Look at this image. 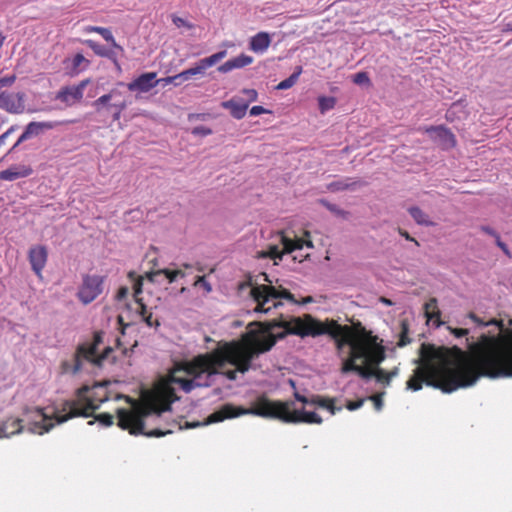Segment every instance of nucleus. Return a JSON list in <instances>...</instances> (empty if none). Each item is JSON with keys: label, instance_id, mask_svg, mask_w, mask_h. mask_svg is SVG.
<instances>
[{"label": "nucleus", "instance_id": "37998d69", "mask_svg": "<svg viewBox=\"0 0 512 512\" xmlns=\"http://www.w3.org/2000/svg\"><path fill=\"white\" fill-rule=\"evenodd\" d=\"M95 419L98 422H100L103 426H106V427L111 426L113 424V422H114L113 415H111L109 413L98 414L97 416H95Z\"/></svg>", "mask_w": 512, "mask_h": 512}, {"label": "nucleus", "instance_id": "774afa93", "mask_svg": "<svg viewBox=\"0 0 512 512\" xmlns=\"http://www.w3.org/2000/svg\"><path fill=\"white\" fill-rule=\"evenodd\" d=\"M399 369L397 367L393 368L391 371L387 372L391 379L398 375Z\"/></svg>", "mask_w": 512, "mask_h": 512}, {"label": "nucleus", "instance_id": "5701e85b", "mask_svg": "<svg viewBox=\"0 0 512 512\" xmlns=\"http://www.w3.org/2000/svg\"><path fill=\"white\" fill-rule=\"evenodd\" d=\"M25 429L20 418H7L0 423V438H8L21 433Z\"/></svg>", "mask_w": 512, "mask_h": 512}, {"label": "nucleus", "instance_id": "ea45409f", "mask_svg": "<svg viewBox=\"0 0 512 512\" xmlns=\"http://www.w3.org/2000/svg\"><path fill=\"white\" fill-rule=\"evenodd\" d=\"M320 203L323 206H325L329 211L336 214L337 216L346 217V215L348 214V212L338 208L337 205L332 204V203L328 202L327 200L322 199V200H320Z\"/></svg>", "mask_w": 512, "mask_h": 512}, {"label": "nucleus", "instance_id": "cd10ccee", "mask_svg": "<svg viewBox=\"0 0 512 512\" xmlns=\"http://www.w3.org/2000/svg\"><path fill=\"white\" fill-rule=\"evenodd\" d=\"M248 103L236 99L222 102V107L228 109L235 119H242L248 109Z\"/></svg>", "mask_w": 512, "mask_h": 512}, {"label": "nucleus", "instance_id": "aec40b11", "mask_svg": "<svg viewBox=\"0 0 512 512\" xmlns=\"http://www.w3.org/2000/svg\"><path fill=\"white\" fill-rule=\"evenodd\" d=\"M156 76L155 72L143 73L128 83L127 87L130 91L148 92L158 85L159 81H157Z\"/></svg>", "mask_w": 512, "mask_h": 512}, {"label": "nucleus", "instance_id": "6e6d98bb", "mask_svg": "<svg viewBox=\"0 0 512 512\" xmlns=\"http://www.w3.org/2000/svg\"><path fill=\"white\" fill-rule=\"evenodd\" d=\"M364 403V399H360L357 401H349L346 405L347 409L350 411H354L358 408H360Z\"/></svg>", "mask_w": 512, "mask_h": 512}, {"label": "nucleus", "instance_id": "f257e3e1", "mask_svg": "<svg viewBox=\"0 0 512 512\" xmlns=\"http://www.w3.org/2000/svg\"><path fill=\"white\" fill-rule=\"evenodd\" d=\"M468 317L479 326L495 325L500 333L498 335L482 334L477 342L469 344L470 354L457 346L452 348L435 347L423 343L420 348L418 367L406 382V388L419 391L423 384L440 389L444 393H451L459 388L472 386L481 376L489 378H509L510 376H491L486 373L487 361L493 358L496 352L490 348V339H500L507 335L511 328H504L502 321L491 319L483 321L475 313L470 312Z\"/></svg>", "mask_w": 512, "mask_h": 512}, {"label": "nucleus", "instance_id": "c756f323", "mask_svg": "<svg viewBox=\"0 0 512 512\" xmlns=\"http://www.w3.org/2000/svg\"><path fill=\"white\" fill-rule=\"evenodd\" d=\"M161 275H164L169 283H173L178 277H184L185 273L182 270L160 269L147 273L146 278L150 282H157V278Z\"/></svg>", "mask_w": 512, "mask_h": 512}, {"label": "nucleus", "instance_id": "9d476101", "mask_svg": "<svg viewBox=\"0 0 512 512\" xmlns=\"http://www.w3.org/2000/svg\"><path fill=\"white\" fill-rule=\"evenodd\" d=\"M383 361H374L369 356H357L355 352H348L342 361L341 372L346 374L356 372L360 377L369 379L376 376V370Z\"/></svg>", "mask_w": 512, "mask_h": 512}, {"label": "nucleus", "instance_id": "69168bd1", "mask_svg": "<svg viewBox=\"0 0 512 512\" xmlns=\"http://www.w3.org/2000/svg\"><path fill=\"white\" fill-rule=\"evenodd\" d=\"M329 412L334 415L337 410H340V408H336L334 405V400L330 398V404H328V407H326Z\"/></svg>", "mask_w": 512, "mask_h": 512}, {"label": "nucleus", "instance_id": "f03ea898", "mask_svg": "<svg viewBox=\"0 0 512 512\" xmlns=\"http://www.w3.org/2000/svg\"><path fill=\"white\" fill-rule=\"evenodd\" d=\"M242 334L240 340L219 342L211 352L200 354L190 361L183 362L179 369L191 376L190 379L172 376V382L189 393L197 387H209L211 378L219 374V368L226 363L236 364L240 373L244 374L251 368L252 360L259 354L272 349L276 337L265 333L261 322L255 324Z\"/></svg>", "mask_w": 512, "mask_h": 512}, {"label": "nucleus", "instance_id": "ddd939ff", "mask_svg": "<svg viewBox=\"0 0 512 512\" xmlns=\"http://www.w3.org/2000/svg\"><path fill=\"white\" fill-rule=\"evenodd\" d=\"M105 277L99 275H85L77 296L83 304L94 301L103 291Z\"/></svg>", "mask_w": 512, "mask_h": 512}, {"label": "nucleus", "instance_id": "a18cd8bd", "mask_svg": "<svg viewBox=\"0 0 512 512\" xmlns=\"http://www.w3.org/2000/svg\"><path fill=\"white\" fill-rule=\"evenodd\" d=\"M172 22L178 28H181V27H185L187 29L193 28V24H191V23L187 22L185 19L175 16V15L172 17Z\"/></svg>", "mask_w": 512, "mask_h": 512}, {"label": "nucleus", "instance_id": "f8f14e48", "mask_svg": "<svg viewBox=\"0 0 512 512\" xmlns=\"http://www.w3.org/2000/svg\"><path fill=\"white\" fill-rule=\"evenodd\" d=\"M110 101L113 103L107 106L108 109H113V120L119 121L121 118L122 112L127 108L128 102L126 101L123 93L117 89H112L109 93L100 96L93 102V107L97 112H100L104 106H106Z\"/></svg>", "mask_w": 512, "mask_h": 512}, {"label": "nucleus", "instance_id": "2f4dec72", "mask_svg": "<svg viewBox=\"0 0 512 512\" xmlns=\"http://www.w3.org/2000/svg\"><path fill=\"white\" fill-rule=\"evenodd\" d=\"M361 182L353 181L350 178H345L338 181H333L327 185V190L330 192H338L344 190L355 189L357 186H360Z\"/></svg>", "mask_w": 512, "mask_h": 512}, {"label": "nucleus", "instance_id": "7c9ffc66", "mask_svg": "<svg viewBox=\"0 0 512 512\" xmlns=\"http://www.w3.org/2000/svg\"><path fill=\"white\" fill-rule=\"evenodd\" d=\"M128 278L133 281V291H134V299L139 307L142 309V313H144L146 309V305L142 302V299L139 295L142 293L143 280L142 276H138L136 272L130 271L128 273Z\"/></svg>", "mask_w": 512, "mask_h": 512}, {"label": "nucleus", "instance_id": "0e129e2a", "mask_svg": "<svg viewBox=\"0 0 512 512\" xmlns=\"http://www.w3.org/2000/svg\"><path fill=\"white\" fill-rule=\"evenodd\" d=\"M400 235L409 241H413L417 246H419V242L415 238L411 237L407 231L400 230Z\"/></svg>", "mask_w": 512, "mask_h": 512}, {"label": "nucleus", "instance_id": "4be33fe9", "mask_svg": "<svg viewBox=\"0 0 512 512\" xmlns=\"http://www.w3.org/2000/svg\"><path fill=\"white\" fill-rule=\"evenodd\" d=\"M89 65L90 61L81 53H77L73 57L63 60L64 70L66 74L70 76L78 75L80 72L86 70Z\"/></svg>", "mask_w": 512, "mask_h": 512}, {"label": "nucleus", "instance_id": "4468645a", "mask_svg": "<svg viewBox=\"0 0 512 512\" xmlns=\"http://www.w3.org/2000/svg\"><path fill=\"white\" fill-rule=\"evenodd\" d=\"M226 50L219 51L217 53L212 54L209 57L200 59L195 66L183 70L182 72L177 74V77H182V81H188L192 79L196 75H205V72L208 68L212 67L224 57H226Z\"/></svg>", "mask_w": 512, "mask_h": 512}, {"label": "nucleus", "instance_id": "39448f33", "mask_svg": "<svg viewBox=\"0 0 512 512\" xmlns=\"http://www.w3.org/2000/svg\"><path fill=\"white\" fill-rule=\"evenodd\" d=\"M292 405L293 402L273 401L265 394H262L252 402L250 408L235 406L230 403L224 404L217 411L209 415L208 422L216 423L225 419L251 414L262 418L278 419L285 423L288 410Z\"/></svg>", "mask_w": 512, "mask_h": 512}, {"label": "nucleus", "instance_id": "58836bf2", "mask_svg": "<svg viewBox=\"0 0 512 512\" xmlns=\"http://www.w3.org/2000/svg\"><path fill=\"white\" fill-rule=\"evenodd\" d=\"M375 379L377 380V382H379L385 386L390 385V383L392 381V379L388 375L387 371H385L384 369H382L380 367H378V369L376 370Z\"/></svg>", "mask_w": 512, "mask_h": 512}, {"label": "nucleus", "instance_id": "c9c22d12", "mask_svg": "<svg viewBox=\"0 0 512 512\" xmlns=\"http://www.w3.org/2000/svg\"><path fill=\"white\" fill-rule=\"evenodd\" d=\"M286 252L280 251L276 245H270L267 250L259 252V258H270L274 261L282 260L283 255ZM277 264V262H275Z\"/></svg>", "mask_w": 512, "mask_h": 512}, {"label": "nucleus", "instance_id": "e433bc0d", "mask_svg": "<svg viewBox=\"0 0 512 512\" xmlns=\"http://www.w3.org/2000/svg\"><path fill=\"white\" fill-rule=\"evenodd\" d=\"M400 326H401V331H400V336H399V341L397 343V346L404 347L411 342V339L408 336L409 324H408L407 320H403V321H401Z\"/></svg>", "mask_w": 512, "mask_h": 512}, {"label": "nucleus", "instance_id": "f704fd0d", "mask_svg": "<svg viewBox=\"0 0 512 512\" xmlns=\"http://www.w3.org/2000/svg\"><path fill=\"white\" fill-rule=\"evenodd\" d=\"M301 73H302V67L298 66L294 73H292L287 79L281 81L276 86V89H278V90H286V89H289V88L293 87L296 84V82L298 81V78L301 75Z\"/></svg>", "mask_w": 512, "mask_h": 512}, {"label": "nucleus", "instance_id": "a19ab883", "mask_svg": "<svg viewBox=\"0 0 512 512\" xmlns=\"http://www.w3.org/2000/svg\"><path fill=\"white\" fill-rule=\"evenodd\" d=\"M310 404L326 408L328 407V404H330V398L314 395L310 398Z\"/></svg>", "mask_w": 512, "mask_h": 512}, {"label": "nucleus", "instance_id": "bf43d9fd", "mask_svg": "<svg viewBox=\"0 0 512 512\" xmlns=\"http://www.w3.org/2000/svg\"><path fill=\"white\" fill-rule=\"evenodd\" d=\"M268 110H266L264 107L262 106H253L251 109H250V114L253 115V116H258V115H261L263 113H267Z\"/></svg>", "mask_w": 512, "mask_h": 512}, {"label": "nucleus", "instance_id": "2eb2a0df", "mask_svg": "<svg viewBox=\"0 0 512 512\" xmlns=\"http://www.w3.org/2000/svg\"><path fill=\"white\" fill-rule=\"evenodd\" d=\"M25 97L23 92H1L0 109L11 114H21L25 111Z\"/></svg>", "mask_w": 512, "mask_h": 512}, {"label": "nucleus", "instance_id": "412c9836", "mask_svg": "<svg viewBox=\"0 0 512 512\" xmlns=\"http://www.w3.org/2000/svg\"><path fill=\"white\" fill-rule=\"evenodd\" d=\"M322 418L315 412H306L304 410H291L289 408L285 423H307V424H321Z\"/></svg>", "mask_w": 512, "mask_h": 512}, {"label": "nucleus", "instance_id": "6ab92c4d", "mask_svg": "<svg viewBox=\"0 0 512 512\" xmlns=\"http://www.w3.org/2000/svg\"><path fill=\"white\" fill-rule=\"evenodd\" d=\"M28 260L33 272L39 277H42V271L46 266L48 260V250L44 245H34L29 249Z\"/></svg>", "mask_w": 512, "mask_h": 512}, {"label": "nucleus", "instance_id": "a211bd4d", "mask_svg": "<svg viewBox=\"0 0 512 512\" xmlns=\"http://www.w3.org/2000/svg\"><path fill=\"white\" fill-rule=\"evenodd\" d=\"M61 124L60 122H54V121H43V122H36L32 121L27 124L25 127L24 132L20 135L16 143L11 148V151L14 150L19 144L22 142L34 137L38 136L44 131L51 130Z\"/></svg>", "mask_w": 512, "mask_h": 512}, {"label": "nucleus", "instance_id": "20e7f679", "mask_svg": "<svg viewBox=\"0 0 512 512\" xmlns=\"http://www.w3.org/2000/svg\"><path fill=\"white\" fill-rule=\"evenodd\" d=\"M178 398L175 390L166 385L157 393L152 395L144 405L138 406L132 410L119 408L117 410L118 426L123 430H128L132 435H145L148 437H161L171 433L170 430L162 431L160 429L145 430L144 418L150 414L160 416L162 412L169 411L171 404Z\"/></svg>", "mask_w": 512, "mask_h": 512}, {"label": "nucleus", "instance_id": "e2e57ef3", "mask_svg": "<svg viewBox=\"0 0 512 512\" xmlns=\"http://www.w3.org/2000/svg\"><path fill=\"white\" fill-rule=\"evenodd\" d=\"M481 230L484 232V233H487L491 236H493L494 238H496L499 234L493 230L492 228H490L489 226H481Z\"/></svg>", "mask_w": 512, "mask_h": 512}, {"label": "nucleus", "instance_id": "a878e982", "mask_svg": "<svg viewBox=\"0 0 512 512\" xmlns=\"http://www.w3.org/2000/svg\"><path fill=\"white\" fill-rule=\"evenodd\" d=\"M270 44V35L267 32H259L251 37L249 48L255 53H263L269 48Z\"/></svg>", "mask_w": 512, "mask_h": 512}, {"label": "nucleus", "instance_id": "b1692460", "mask_svg": "<svg viewBox=\"0 0 512 512\" xmlns=\"http://www.w3.org/2000/svg\"><path fill=\"white\" fill-rule=\"evenodd\" d=\"M33 169L28 165H13L0 172V180L14 181L19 178L30 176Z\"/></svg>", "mask_w": 512, "mask_h": 512}, {"label": "nucleus", "instance_id": "c03bdc74", "mask_svg": "<svg viewBox=\"0 0 512 512\" xmlns=\"http://www.w3.org/2000/svg\"><path fill=\"white\" fill-rule=\"evenodd\" d=\"M353 82L358 85L370 84V79L366 72H358L353 76Z\"/></svg>", "mask_w": 512, "mask_h": 512}, {"label": "nucleus", "instance_id": "680f3d73", "mask_svg": "<svg viewBox=\"0 0 512 512\" xmlns=\"http://www.w3.org/2000/svg\"><path fill=\"white\" fill-rule=\"evenodd\" d=\"M294 398L303 403V404H310V398H307L306 396L304 395H301L299 392L295 391L294 392Z\"/></svg>", "mask_w": 512, "mask_h": 512}, {"label": "nucleus", "instance_id": "9b49d317", "mask_svg": "<svg viewBox=\"0 0 512 512\" xmlns=\"http://www.w3.org/2000/svg\"><path fill=\"white\" fill-rule=\"evenodd\" d=\"M22 420L26 423L27 431L32 434L42 435L54 426L52 419L47 417L42 408H26Z\"/></svg>", "mask_w": 512, "mask_h": 512}, {"label": "nucleus", "instance_id": "3c124183", "mask_svg": "<svg viewBox=\"0 0 512 512\" xmlns=\"http://www.w3.org/2000/svg\"><path fill=\"white\" fill-rule=\"evenodd\" d=\"M382 395L383 394H376V395H373L370 397V399L373 401L375 409L377 411H380L383 406Z\"/></svg>", "mask_w": 512, "mask_h": 512}, {"label": "nucleus", "instance_id": "49530a36", "mask_svg": "<svg viewBox=\"0 0 512 512\" xmlns=\"http://www.w3.org/2000/svg\"><path fill=\"white\" fill-rule=\"evenodd\" d=\"M194 285L203 287L206 292H210L212 290L211 285L206 280L205 276H198Z\"/></svg>", "mask_w": 512, "mask_h": 512}, {"label": "nucleus", "instance_id": "bb28decb", "mask_svg": "<svg viewBox=\"0 0 512 512\" xmlns=\"http://www.w3.org/2000/svg\"><path fill=\"white\" fill-rule=\"evenodd\" d=\"M281 243L284 247V252L286 253H292L295 250H300L304 246H307L309 248L313 247V243L311 240H304L302 238L290 239L287 236H285L284 233H281Z\"/></svg>", "mask_w": 512, "mask_h": 512}, {"label": "nucleus", "instance_id": "72a5a7b5", "mask_svg": "<svg viewBox=\"0 0 512 512\" xmlns=\"http://www.w3.org/2000/svg\"><path fill=\"white\" fill-rule=\"evenodd\" d=\"M411 217L419 225L431 226L433 222L428 219V215L419 207L413 206L408 209Z\"/></svg>", "mask_w": 512, "mask_h": 512}, {"label": "nucleus", "instance_id": "393cba45", "mask_svg": "<svg viewBox=\"0 0 512 512\" xmlns=\"http://www.w3.org/2000/svg\"><path fill=\"white\" fill-rule=\"evenodd\" d=\"M253 61H254L253 57L242 53L239 56L234 57V58L226 61L222 65H220L218 67V71L220 73H228L234 69H240V68L246 67V66L252 64Z\"/></svg>", "mask_w": 512, "mask_h": 512}, {"label": "nucleus", "instance_id": "f3484780", "mask_svg": "<svg viewBox=\"0 0 512 512\" xmlns=\"http://www.w3.org/2000/svg\"><path fill=\"white\" fill-rule=\"evenodd\" d=\"M425 131L442 149L447 150L456 146L457 141L455 135L444 126H430L426 128Z\"/></svg>", "mask_w": 512, "mask_h": 512}, {"label": "nucleus", "instance_id": "423d86ee", "mask_svg": "<svg viewBox=\"0 0 512 512\" xmlns=\"http://www.w3.org/2000/svg\"><path fill=\"white\" fill-rule=\"evenodd\" d=\"M108 400L106 387L96 384L92 388L83 386L77 392V399L63 402L55 411L57 423H63L74 417H90L100 405Z\"/></svg>", "mask_w": 512, "mask_h": 512}, {"label": "nucleus", "instance_id": "0eeeda50", "mask_svg": "<svg viewBox=\"0 0 512 512\" xmlns=\"http://www.w3.org/2000/svg\"><path fill=\"white\" fill-rule=\"evenodd\" d=\"M100 343H102V335L100 332H96L92 343L80 344L72 359L62 362L63 372L75 375L82 370L85 361L101 367L103 362L109 357V354L113 352V349L106 347L101 354H98L97 347Z\"/></svg>", "mask_w": 512, "mask_h": 512}, {"label": "nucleus", "instance_id": "7ed1b4c3", "mask_svg": "<svg viewBox=\"0 0 512 512\" xmlns=\"http://www.w3.org/2000/svg\"><path fill=\"white\" fill-rule=\"evenodd\" d=\"M265 333L282 339L287 335H295L301 338L330 336L340 354L346 346L349 352H355L357 356H369L374 361H384L386 349L383 340L374 335L371 330L366 329L360 321L352 322L351 325H341L334 319L321 321L311 314L302 316L281 317L279 319L261 322Z\"/></svg>", "mask_w": 512, "mask_h": 512}, {"label": "nucleus", "instance_id": "4d7b16f0", "mask_svg": "<svg viewBox=\"0 0 512 512\" xmlns=\"http://www.w3.org/2000/svg\"><path fill=\"white\" fill-rule=\"evenodd\" d=\"M249 99V101H256L258 97V93L254 89H243L242 91Z\"/></svg>", "mask_w": 512, "mask_h": 512}, {"label": "nucleus", "instance_id": "de8ad7c7", "mask_svg": "<svg viewBox=\"0 0 512 512\" xmlns=\"http://www.w3.org/2000/svg\"><path fill=\"white\" fill-rule=\"evenodd\" d=\"M192 133L195 135L207 136L212 133V130L205 126H197L193 129Z\"/></svg>", "mask_w": 512, "mask_h": 512}, {"label": "nucleus", "instance_id": "dca6fc26", "mask_svg": "<svg viewBox=\"0 0 512 512\" xmlns=\"http://www.w3.org/2000/svg\"><path fill=\"white\" fill-rule=\"evenodd\" d=\"M89 82V79H85L77 85L61 88L56 95V99L69 106L79 102L83 98L84 90Z\"/></svg>", "mask_w": 512, "mask_h": 512}, {"label": "nucleus", "instance_id": "c85d7f7f", "mask_svg": "<svg viewBox=\"0 0 512 512\" xmlns=\"http://www.w3.org/2000/svg\"><path fill=\"white\" fill-rule=\"evenodd\" d=\"M424 314L428 321H433L434 324L439 327L442 324L440 320L441 311L438 308V302L436 298H430L424 304Z\"/></svg>", "mask_w": 512, "mask_h": 512}, {"label": "nucleus", "instance_id": "864d4df0", "mask_svg": "<svg viewBox=\"0 0 512 512\" xmlns=\"http://www.w3.org/2000/svg\"><path fill=\"white\" fill-rule=\"evenodd\" d=\"M16 80L15 75L0 78V87L11 86Z\"/></svg>", "mask_w": 512, "mask_h": 512}, {"label": "nucleus", "instance_id": "052dcab7", "mask_svg": "<svg viewBox=\"0 0 512 512\" xmlns=\"http://www.w3.org/2000/svg\"><path fill=\"white\" fill-rule=\"evenodd\" d=\"M16 130V126H11L5 133L0 135V146L5 144L7 137Z\"/></svg>", "mask_w": 512, "mask_h": 512}, {"label": "nucleus", "instance_id": "8fccbe9b", "mask_svg": "<svg viewBox=\"0 0 512 512\" xmlns=\"http://www.w3.org/2000/svg\"><path fill=\"white\" fill-rule=\"evenodd\" d=\"M159 82H165L166 84L174 83L175 85H180L182 81V77H177V74L174 76H169L163 79L158 80Z\"/></svg>", "mask_w": 512, "mask_h": 512}, {"label": "nucleus", "instance_id": "5fc2aeb1", "mask_svg": "<svg viewBox=\"0 0 512 512\" xmlns=\"http://www.w3.org/2000/svg\"><path fill=\"white\" fill-rule=\"evenodd\" d=\"M232 365L235 366V370H227L225 372H221L229 380H235L237 378V373L240 372L236 364Z\"/></svg>", "mask_w": 512, "mask_h": 512}, {"label": "nucleus", "instance_id": "473e14b6", "mask_svg": "<svg viewBox=\"0 0 512 512\" xmlns=\"http://www.w3.org/2000/svg\"><path fill=\"white\" fill-rule=\"evenodd\" d=\"M86 32H95L100 34L107 42L111 44L114 48H121L115 41L111 31L108 28L99 27V26H88L85 29Z\"/></svg>", "mask_w": 512, "mask_h": 512}, {"label": "nucleus", "instance_id": "1a4fd4ad", "mask_svg": "<svg viewBox=\"0 0 512 512\" xmlns=\"http://www.w3.org/2000/svg\"><path fill=\"white\" fill-rule=\"evenodd\" d=\"M489 341L490 348L497 354L487 361L489 370L486 373L491 376H512V330L503 338Z\"/></svg>", "mask_w": 512, "mask_h": 512}, {"label": "nucleus", "instance_id": "4c0bfd02", "mask_svg": "<svg viewBox=\"0 0 512 512\" xmlns=\"http://www.w3.org/2000/svg\"><path fill=\"white\" fill-rule=\"evenodd\" d=\"M319 110L322 114L331 110L336 105V99L334 97L320 96L318 98Z\"/></svg>", "mask_w": 512, "mask_h": 512}, {"label": "nucleus", "instance_id": "79ce46f5", "mask_svg": "<svg viewBox=\"0 0 512 512\" xmlns=\"http://www.w3.org/2000/svg\"><path fill=\"white\" fill-rule=\"evenodd\" d=\"M140 314L142 315L143 320L147 326L155 328L160 326V322L157 319H153L152 313L147 314V308L145 309L144 313H142V309L140 308Z\"/></svg>", "mask_w": 512, "mask_h": 512}, {"label": "nucleus", "instance_id": "603ef678", "mask_svg": "<svg viewBox=\"0 0 512 512\" xmlns=\"http://www.w3.org/2000/svg\"><path fill=\"white\" fill-rule=\"evenodd\" d=\"M85 43L97 54V55H100V56H104L105 53L102 51V49L100 48V46L95 43L94 41L92 40H86Z\"/></svg>", "mask_w": 512, "mask_h": 512}, {"label": "nucleus", "instance_id": "09e8293b", "mask_svg": "<svg viewBox=\"0 0 512 512\" xmlns=\"http://www.w3.org/2000/svg\"><path fill=\"white\" fill-rule=\"evenodd\" d=\"M450 332L457 338L467 336L469 333L468 329L465 328H451L449 327Z\"/></svg>", "mask_w": 512, "mask_h": 512}, {"label": "nucleus", "instance_id": "338daca9", "mask_svg": "<svg viewBox=\"0 0 512 512\" xmlns=\"http://www.w3.org/2000/svg\"><path fill=\"white\" fill-rule=\"evenodd\" d=\"M495 239H496V244H497V246H498V247H500L504 252H506V253H507V252H508V250H507V246H506V244H505V243H503V242L501 241L500 236L498 235Z\"/></svg>", "mask_w": 512, "mask_h": 512}, {"label": "nucleus", "instance_id": "6e6552de", "mask_svg": "<svg viewBox=\"0 0 512 512\" xmlns=\"http://www.w3.org/2000/svg\"><path fill=\"white\" fill-rule=\"evenodd\" d=\"M264 280L269 284H255L251 287L250 295L257 304L256 312L268 313L271 309L282 305L281 299L297 303L289 290L274 287L266 274H264Z\"/></svg>", "mask_w": 512, "mask_h": 512}, {"label": "nucleus", "instance_id": "13d9d810", "mask_svg": "<svg viewBox=\"0 0 512 512\" xmlns=\"http://www.w3.org/2000/svg\"><path fill=\"white\" fill-rule=\"evenodd\" d=\"M128 293H129L128 287H126V286L120 287L119 290L117 291V295H116L117 300L125 299L127 297Z\"/></svg>", "mask_w": 512, "mask_h": 512}]
</instances>
